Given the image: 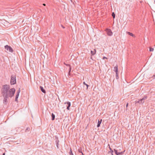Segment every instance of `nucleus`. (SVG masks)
Returning <instances> with one entry per match:
<instances>
[{
    "label": "nucleus",
    "mask_w": 155,
    "mask_h": 155,
    "mask_svg": "<svg viewBox=\"0 0 155 155\" xmlns=\"http://www.w3.org/2000/svg\"><path fill=\"white\" fill-rule=\"evenodd\" d=\"M15 91V89L12 88L10 89L9 85H5L2 87V94L4 97L3 103L6 104L8 102L7 98H11L14 95Z\"/></svg>",
    "instance_id": "1"
},
{
    "label": "nucleus",
    "mask_w": 155,
    "mask_h": 155,
    "mask_svg": "<svg viewBox=\"0 0 155 155\" xmlns=\"http://www.w3.org/2000/svg\"><path fill=\"white\" fill-rule=\"evenodd\" d=\"M16 77L15 75H12L11 76L10 83L11 84H14L16 83Z\"/></svg>",
    "instance_id": "2"
},
{
    "label": "nucleus",
    "mask_w": 155,
    "mask_h": 155,
    "mask_svg": "<svg viewBox=\"0 0 155 155\" xmlns=\"http://www.w3.org/2000/svg\"><path fill=\"white\" fill-rule=\"evenodd\" d=\"M5 48L7 51H8L10 52H13V50L12 48L10 46H9L8 45L5 46Z\"/></svg>",
    "instance_id": "3"
},
{
    "label": "nucleus",
    "mask_w": 155,
    "mask_h": 155,
    "mask_svg": "<svg viewBox=\"0 0 155 155\" xmlns=\"http://www.w3.org/2000/svg\"><path fill=\"white\" fill-rule=\"evenodd\" d=\"M108 36H111L112 35L113 33L110 29H107L106 30Z\"/></svg>",
    "instance_id": "4"
},
{
    "label": "nucleus",
    "mask_w": 155,
    "mask_h": 155,
    "mask_svg": "<svg viewBox=\"0 0 155 155\" xmlns=\"http://www.w3.org/2000/svg\"><path fill=\"white\" fill-rule=\"evenodd\" d=\"M114 151L115 154L117 155H120V154H123V152H118V150H116L115 149H114Z\"/></svg>",
    "instance_id": "5"
},
{
    "label": "nucleus",
    "mask_w": 155,
    "mask_h": 155,
    "mask_svg": "<svg viewBox=\"0 0 155 155\" xmlns=\"http://www.w3.org/2000/svg\"><path fill=\"white\" fill-rule=\"evenodd\" d=\"M67 104L68 105V106L67 107V110H69L70 109V107L71 106V103L70 102H65V104Z\"/></svg>",
    "instance_id": "6"
},
{
    "label": "nucleus",
    "mask_w": 155,
    "mask_h": 155,
    "mask_svg": "<svg viewBox=\"0 0 155 155\" xmlns=\"http://www.w3.org/2000/svg\"><path fill=\"white\" fill-rule=\"evenodd\" d=\"M91 54L92 56L94 55L96 53V50L95 49H94L93 51H91Z\"/></svg>",
    "instance_id": "7"
},
{
    "label": "nucleus",
    "mask_w": 155,
    "mask_h": 155,
    "mask_svg": "<svg viewBox=\"0 0 155 155\" xmlns=\"http://www.w3.org/2000/svg\"><path fill=\"white\" fill-rule=\"evenodd\" d=\"M114 71L116 73L118 72L117 65L114 68Z\"/></svg>",
    "instance_id": "8"
},
{
    "label": "nucleus",
    "mask_w": 155,
    "mask_h": 155,
    "mask_svg": "<svg viewBox=\"0 0 155 155\" xmlns=\"http://www.w3.org/2000/svg\"><path fill=\"white\" fill-rule=\"evenodd\" d=\"M102 121V119H101L100 120H98V122L97 123V127H99L100 126V124H101V123Z\"/></svg>",
    "instance_id": "9"
},
{
    "label": "nucleus",
    "mask_w": 155,
    "mask_h": 155,
    "mask_svg": "<svg viewBox=\"0 0 155 155\" xmlns=\"http://www.w3.org/2000/svg\"><path fill=\"white\" fill-rule=\"evenodd\" d=\"M40 88L41 89V91L42 92H43L44 93H45L46 91L44 89L43 87L42 86L40 87Z\"/></svg>",
    "instance_id": "10"
},
{
    "label": "nucleus",
    "mask_w": 155,
    "mask_h": 155,
    "mask_svg": "<svg viewBox=\"0 0 155 155\" xmlns=\"http://www.w3.org/2000/svg\"><path fill=\"white\" fill-rule=\"evenodd\" d=\"M137 103H139L140 104H142L144 103L142 102V99H140V100L138 101H135V104H137Z\"/></svg>",
    "instance_id": "11"
},
{
    "label": "nucleus",
    "mask_w": 155,
    "mask_h": 155,
    "mask_svg": "<svg viewBox=\"0 0 155 155\" xmlns=\"http://www.w3.org/2000/svg\"><path fill=\"white\" fill-rule=\"evenodd\" d=\"M147 96H144L142 99V102L144 103V100L147 99Z\"/></svg>",
    "instance_id": "12"
},
{
    "label": "nucleus",
    "mask_w": 155,
    "mask_h": 155,
    "mask_svg": "<svg viewBox=\"0 0 155 155\" xmlns=\"http://www.w3.org/2000/svg\"><path fill=\"white\" fill-rule=\"evenodd\" d=\"M127 33L131 36H132L133 37H135V35L131 33L130 32H127Z\"/></svg>",
    "instance_id": "13"
},
{
    "label": "nucleus",
    "mask_w": 155,
    "mask_h": 155,
    "mask_svg": "<svg viewBox=\"0 0 155 155\" xmlns=\"http://www.w3.org/2000/svg\"><path fill=\"white\" fill-rule=\"evenodd\" d=\"M51 117H52V120H54V119H55V116L54 114L53 113L52 114Z\"/></svg>",
    "instance_id": "14"
},
{
    "label": "nucleus",
    "mask_w": 155,
    "mask_h": 155,
    "mask_svg": "<svg viewBox=\"0 0 155 155\" xmlns=\"http://www.w3.org/2000/svg\"><path fill=\"white\" fill-rule=\"evenodd\" d=\"M78 151L79 153H81V155H84L83 153H82V149H81V148L79 149H78Z\"/></svg>",
    "instance_id": "15"
},
{
    "label": "nucleus",
    "mask_w": 155,
    "mask_h": 155,
    "mask_svg": "<svg viewBox=\"0 0 155 155\" xmlns=\"http://www.w3.org/2000/svg\"><path fill=\"white\" fill-rule=\"evenodd\" d=\"M19 94H17L16 97H15V101H17V99L18 98V96Z\"/></svg>",
    "instance_id": "16"
},
{
    "label": "nucleus",
    "mask_w": 155,
    "mask_h": 155,
    "mask_svg": "<svg viewBox=\"0 0 155 155\" xmlns=\"http://www.w3.org/2000/svg\"><path fill=\"white\" fill-rule=\"evenodd\" d=\"M69 155H74L73 154V153L71 149V148L70 149V152L69 153Z\"/></svg>",
    "instance_id": "17"
},
{
    "label": "nucleus",
    "mask_w": 155,
    "mask_h": 155,
    "mask_svg": "<svg viewBox=\"0 0 155 155\" xmlns=\"http://www.w3.org/2000/svg\"><path fill=\"white\" fill-rule=\"evenodd\" d=\"M30 129L29 127H27L26 128L25 131L26 132H28L30 130Z\"/></svg>",
    "instance_id": "18"
},
{
    "label": "nucleus",
    "mask_w": 155,
    "mask_h": 155,
    "mask_svg": "<svg viewBox=\"0 0 155 155\" xmlns=\"http://www.w3.org/2000/svg\"><path fill=\"white\" fill-rule=\"evenodd\" d=\"M116 78L117 79H118L119 78L118 75V72L116 73Z\"/></svg>",
    "instance_id": "19"
},
{
    "label": "nucleus",
    "mask_w": 155,
    "mask_h": 155,
    "mask_svg": "<svg viewBox=\"0 0 155 155\" xmlns=\"http://www.w3.org/2000/svg\"><path fill=\"white\" fill-rule=\"evenodd\" d=\"M56 146H57L58 148V141L56 140Z\"/></svg>",
    "instance_id": "20"
},
{
    "label": "nucleus",
    "mask_w": 155,
    "mask_h": 155,
    "mask_svg": "<svg viewBox=\"0 0 155 155\" xmlns=\"http://www.w3.org/2000/svg\"><path fill=\"white\" fill-rule=\"evenodd\" d=\"M113 151L112 150V151H109L108 152V153H110L111 155H113Z\"/></svg>",
    "instance_id": "21"
},
{
    "label": "nucleus",
    "mask_w": 155,
    "mask_h": 155,
    "mask_svg": "<svg viewBox=\"0 0 155 155\" xmlns=\"http://www.w3.org/2000/svg\"><path fill=\"white\" fill-rule=\"evenodd\" d=\"M112 17H113V18H115V14H114V12H113L112 13Z\"/></svg>",
    "instance_id": "22"
},
{
    "label": "nucleus",
    "mask_w": 155,
    "mask_h": 155,
    "mask_svg": "<svg viewBox=\"0 0 155 155\" xmlns=\"http://www.w3.org/2000/svg\"><path fill=\"white\" fill-rule=\"evenodd\" d=\"M20 91H20V89L19 88V90L17 91V94H19L20 92Z\"/></svg>",
    "instance_id": "23"
},
{
    "label": "nucleus",
    "mask_w": 155,
    "mask_h": 155,
    "mask_svg": "<svg viewBox=\"0 0 155 155\" xmlns=\"http://www.w3.org/2000/svg\"><path fill=\"white\" fill-rule=\"evenodd\" d=\"M20 91H20V89L19 88V90L17 91V94H19L20 92Z\"/></svg>",
    "instance_id": "24"
},
{
    "label": "nucleus",
    "mask_w": 155,
    "mask_h": 155,
    "mask_svg": "<svg viewBox=\"0 0 155 155\" xmlns=\"http://www.w3.org/2000/svg\"><path fill=\"white\" fill-rule=\"evenodd\" d=\"M71 66H70V67H69V71L68 72H69V73L71 72Z\"/></svg>",
    "instance_id": "25"
},
{
    "label": "nucleus",
    "mask_w": 155,
    "mask_h": 155,
    "mask_svg": "<svg viewBox=\"0 0 155 155\" xmlns=\"http://www.w3.org/2000/svg\"><path fill=\"white\" fill-rule=\"evenodd\" d=\"M153 51V48H150V51Z\"/></svg>",
    "instance_id": "26"
},
{
    "label": "nucleus",
    "mask_w": 155,
    "mask_h": 155,
    "mask_svg": "<svg viewBox=\"0 0 155 155\" xmlns=\"http://www.w3.org/2000/svg\"><path fill=\"white\" fill-rule=\"evenodd\" d=\"M64 64L66 66H68L69 67H70V66H71L70 64H65V63H64Z\"/></svg>",
    "instance_id": "27"
},
{
    "label": "nucleus",
    "mask_w": 155,
    "mask_h": 155,
    "mask_svg": "<svg viewBox=\"0 0 155 155\" xmlns=\"http://www.w3.org/2000/svg\"><path fill=\"white\" fill-rule=\"evenodd\" d=\"M107 59V58H106V57H103V59Z\"/></svg>",
    "instance_id": "28"
},
{
    "label": "nucleus",
    "mask_w": 155,
    "mask_h": 155,
    "mask_svg": "<svg viewBox=\"0 0 155 155\" xmlns=\"http://www.w3.org/2000/svg\"><path fill=\"white\" fill-rule=\"evenodd\" d=\"M86 86L87 87V89L88 87L89 86V85H88V84H86Z\"/></svg>",
    "instance_id": "29"
},
{
    "label": "nucleus",
    "mask_w": 155,
    "mask_h": 155,
    "mask_svg": "<svg viewBox=\"0 0 155 155\" xmlns=\"http://www.w3.org/2000/svg\"><path fill=\"white\" fill-rule=\"evenodd\" d=\"M109 149L110 150V151H112V150H113L110 148V147H109Z\"/></svg>",
    "instance_id": "30"
},
{
    "label": "nucleus",
    "mask_w": 155,
    "mask_h": 155,
    "mask_svg": "<svg viewBox=\"0 0 155 155\" xmlns=\"http://www.w3.org/2000/svg\"><path fill=\"white\" fill-rule=\"evenodd\" d=\"M109 149L110 150V151H112V150H113L110 148V147H109Z\"/></svg>",
    "instance_id": "31"
},
{
    "label": "nucleus",
    "mask_w": 155,
    "mask_h": 155,
    "mask_svg": "<svg viewBox=\"0 0 155 155\" xmlns=\"http://www.w3.org/2000/svg\"><path fill=\"white\" fill-rule=\"evenodd\" d=\"M109 149L110 150V151H112V150H113L110 148V147H109Z\"/></svg>",
    "instance_id": "32"
},
{
    "label": "nucleus",
    "mask_w": 155,
    "mask_h": 155,
    "mask_svg": "<svg viewBox=\"0 0 155 155\" xmlns=\"http://www.w3.org/2000/svg\"><path fill=\"white\" fill-rule=\"evenodd\" d=\"M128 103H127V104H126V108H127L128 106Z\"/></svg>",
    "instance_id": "33"
},
{
    "label": "nucleus",
    "mask_w": 155,
    "mask_h": 155,
    "mask_svg": "<svg viewBox=\"0 0 155 155\" xmlns=\"http://www.w3.org/2000/svg\"><path fill=\"white\" fill-rule=\"evenodd\" d=\"M61 27L63 28H64V27L62 25H61Z\"/></svg>",
    "instance_id": "34"
},
{
    "label": "nucleus",
    "mask_w": 155,
    "mask_h": 155,
    "mask_svg": "<svg viewBox=\"0 0 155 155\" xmlns=\"http://www.w3.org/2000/svg\"><path fill=\"white\" fill-rule=\"evenodd\" d=\"M83 84H84L85 85H86V84H86L84 82H83Z\"/></svg>",
    "instance_id": "35"
},
{
    "label": "nucleus",
    "mask_w": 155,
    "mask_h": 155,
    "mask_svg": "<svg viewBox=\"0 0 155 155\" xmlns=\"http://www.w3.org/2000/svg\"><path fill=\"white\" fill-rule=\"evenodd\" d=\"M70 74H71L70 73H69V72H68V75L70 76Z\"/></svg>",
    "instance_id": "36"
},
{
    "label": "nucleus",
    "mask_w": 155,
    "mask_h": 155,
    "mask_svg": "<svg viewBox=\"0 0 155 155\" xmlns=\"http://www.w3.org/2000/svg\"><path fill=\"white\" fill-rule=\"evenodd\" d=\"M43 5L44 6H45L46 5L44 3L43 4Z\"/></svg>",
    "instance_id": "37"
},
{
    "label": "nucleus",
    "mask_w": 155,
    "mask_h": 155,
    "mask_svg": "<svg viewBox=\"0 0 155 155\" xmlns=\"http://www.w3.org/2000/svg\"><path fill=\"white\" fill-rule=\"evenodd\" d=\"M2 155H5V153H4Z\"/></svg>",
    "instance_id": "38"
}]
</instances>
